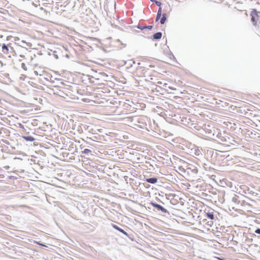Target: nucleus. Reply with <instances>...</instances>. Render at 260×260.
Returning <instances> with one entry per match:
<instances>
[{"label": "nucleus", "instance_id": "f03ea898", "mask_svg": "<svg viewBox=\"0 0 260 260\" xmlns=\"http://www.w3.org/2000/svg\"><path fill=\"white\" fill-rule=\"evenodd\" d=\"M157 180L156 178H151L146 179V181L148 183L154 184L156 183Z\"/></svg>", "mask_w": 260, "mask_h": 260}, {"label": "nucleus", "instance_id": "6ab92c4d", "mask_svg": "<svg viewBox=\"0 0 260 260\" xmlns=\"http://www.w3.org/2000/svg\"><path fill=\"white\" fill-rule=\"evenodd\" d=\"M154 67L155 66L154 65H152V64L149 66V67H150V68H154Z\"/></svg>", "mask_w": 260, "mask_h": 260}, {"label": "nucleus", "instance_id": "2eb2a0df", "mask_svg": "<svg viewBox=\"0 0 260 260\" xmlns=\"http://www.w3.org/2000/svg\"><path fill=\"white\" fill-rule=\"evenodd\" d=\"M155 207H157V208L158 209H162V207L159 205H154Z\"/></svg>", "mask_w": 260, "mask_h": 260}, {"label": "nucleus", "instance_id": "1a4fd4ad", "mask_svg": "<svg viewBox=\"0 0 260 260\" xmlns=\"http://www.w3.org/2000/svg\"><path fill=\"white\" fill-rule=\"evenodd\" d=\"M118 231H119L120 232L122 233V234H124L125 235H127L126 233L124 230H123L122 229H121L120 228H119V229H118Z\"/></svg>", "mask_w": 260, "mask_h": 260}, {"label": "nucleus", "instance_id": "ddd939ff", "mask_svg": "<svg viewBox=\"0 0 260 260\" xmlns=\"http://www.w3.org/2000/svg\"><path fill=\"white\" fill-rule=\"evenodd\" d=\"M161 15H158V14H157L156 20L157 21L161 17Z\"/></svg>", "mask_w": 260, "mask_h": 260}, {"label": "nucleus", "instance_id": "423d86ee", "mask_svg": "<svg viewBox=\"0 0 260 260\" xmlns=\"http://www.w3.org/2000/svg\"><path fill=\"white\" fill-rule=\"evenodd\" d=\"M166 14H164L162 15V17H161V19H160V23L161 24H164L166 22Z\"/></svg>", "mask_w": 260, "mask_h": 260}, {"label": "nucleus", "instance_id": "f3484780", "mask_svg": "<svg viewBox=\"0 0 260 260\" xmlns=\"http://www.w3.org/2000/svg\"><path fill=\"white\" fill-rule=\"evenodd\" d=\"M113 227L114 229H116L117 230H118V229H119V227H118L117 225H113Z\"/></svg>", "mask_w": 260, "mask_h": 260}, {"label": "nucleus", "instance_id": "4468645a", "mask_svg": "<svg viewBox=\"0 0 260 260\" xmlns=\"http://www.w3.org/2000/svg\"><path fill=\"white\" fill-rule=\"evenodd\" d=\"M155 4L158 6H160L161 5V3L159 2H158V1H155Z\"/></svg>", "mask_w": 260, "mask_h": 260}, {"label": "nucleus", "instance_id": "20e7f679", "mask_svg": "<svg viewBox=\"0 0 260 260\" xmlns=\"http://www.w3.org/2000/svg\"><path fill=\"white\" fill-rule=\"evenodd\" d=\"M161 36H162L161 33L160 32H157V33L154 34L153 38L154 39H159L161 38Z\"/></svg>", "mask_w": 260, "mask_h": 260}, {"label": "nucleus", "instance_id": "9b49d317", "mask_svg": "<svg viewBox=\"0 0 260 260\" xmlns=\"http://www.w3.org/2000/svg\"><path fill=\"white\" fill-rule=\"evenodd\" d=\"M255 233L256 234H260V229H257L255 231Z\"/></svg>", "mask_w": 260, "mask_h": 260}, {"label": "nucleus", "instance_id": "f257e3e1", "mask_svg": "<svg viewBox=\"0 0 260 260\" xmlns=\"http://www.w3.org/2000/svg\"><path fill=\"white\" fill-rule=\"evenodd\" d=\"M250 16L253 25H256L259 18L256 10L253 9L250 13Z\"/></svg>", "mask_w": 260, "mask_h": 260}, {"label": "nucleus", "instance_id": "dca6fc26", "mask_svg": "<svg viewBox=\"0 0 260 260\" xmlns=\"http://www.w3.org/2000/svg\"><path fill=\"white\" fill-rule=\"evenodd\" d=\"M36 243H37V244H38V245H41V246H42L46 247V245H44V244H41V243H39V242H36Z\"/></svg>", "mask_w": 260, "mask_h": 260}, {"label": "nucleus", "instance_id": "f8f14e48", "mask_svg": "<svg viewBox=\"0 0 260 260\" xmlns=\"http://www.w3.org/2000/svg\"><path fill=\"white\" fill-rule=\"evenodd\" d=\"M145 28H148L149 29H151L152 28V26L151 25H148L145 26Z\"/></svg>", "mask_w": 260, "mask_h": 260}, {"label": "nucleus", "instance_id": "0eeeda50", "mask_svg": "<svg viewBox=\"0 0 260 260\" xmlns=\"http://www.w3.org/2000/svg\"><path fill=\"white\" fill-rule=\"evenodd\" d=\"M207 216L210 219H213L214 218V215L212 213H207Z\"/></svg>", "mask_w": 260, "mask_h": 260}, {"label": "nucleus", "instance_id": "7ed1b4c3", "mask_svg": "<svg viewBox=\"0 0 260 260\" xmlns=\"http://www.w3.org/2000/svg\"><path fill=\"white\" fill-rule=\"evenodd\" d=\"M22 138L30 142L34 141L35 140V138L31 136H23Z\"/></svg>", "mask_w": 260, "mask_h": 260}, {"label": "nucleus", "instance_id": "a211bd4d", "mask_svg": "<svg viewBox=\"0 0 260 260\" xmlns=\"http://www.w3.org/2000/svg\"><path fill=\"white\" fill-rule=\"evenodd\" d=\"M138 28H140L141 29H144V28H145V26H144V27L141 26V27H138Z\"/></svg>", "mask_w": 260, "mask_h": 260}, {"label": "nucleus", "instance_id": "9d476101", "mask_svg": "<svg viewBox=\"0 0 260 260\" xmlns=\"http://www.w3.org/2000/svg\"><path fill=\"white\" fill-rule=\"evenodd\" d=\"M161 13H162L161 8L159 7L158 11L157 12L158 15H161Z\"/></svg>", "mask_w": 260, "mask_h": 260}, {"label": "nucleus", "instance_id": "6e6552de", "mask_svg": "<svg viewBox=\"0 0 260 260\" xmlns=\"http://www.w3.org/2000/svg\"><path fill=\"white\" fill-rule=\"evenodd\" d=\"M91 152V150L88 149H85L83 151V153H84V154H88L89 153H90Z\"/></svg>", "mask_w": 260, "mask_h": 260}, {"label": "nucleus", "instance_id": "39448f33", "mask_svg": "<svg viewBox=\"0 0 260 260\" xmlns=\"http://www.w3.org/2000/svg\"><path fill=\"white\" fill-rule=\"evenodd\" d=\"M2 49H3V51L5 53H8V48L7 47V46H6V45H3V46H2Z\"/></svg>", "mask_w": 260, "mask_h": 260}]
</instances>
